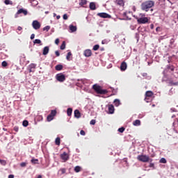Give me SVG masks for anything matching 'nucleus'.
<instances>
[{
  "instance_id": "f257e3e1",
  "label": "nucleus",
  "mask_w": 178,
  "mask_h": 178,
  "mask_svg": "<svg viewBox=\"0 0 178 178\" xmlns=\"http://www.w3.org/2000/svg\"><path fill=\"white\" fill-rule=\"evenodd\" d=\"M155 6V1H153L151 0L144 1L142 3V4H140V10L145 12H148L149 9L153 8V6Z\"/></svg>"
},
{
  "instance_id": "f03ea898",
  "label": "nucleus",
  "mask_w": 178,
  "mask_h": 178,
  "mask_svg": "<svg viewBox=\"0 0 178 178\" xmlns=\"http://www.w3.org/2000/svg\"><path fill=\"white\" fill-rule=\"evenodd\" d=\"M92 90H95V92H97V94L100 95H104L108 94V90L102 89V86L97 83L92 86Z\"/></svg>"
},
{
  "instance_id": "7ed1b4c3",
  "label": "nucleus",
  "mask_w": 178,
  "mask_h": 178,
  "mask_svg": "<svg viewBox=\"0 0 178 178\" xmlns=\"http://www.w3.org/2000/svg\"><path fill=\"white\" fill-rule=\"evenodd\" d=\"M145 16L146 15H145L144 13H140L139 15L140 17H136V19H137V23L139 24H145L148 23L149 19Z\"/></svg>"
},
{
  "instance_id": "20e7f679",
  "label": "nucleus",
  "mask_w": 178,
  "mask_h": 178,
  "mask_svg": "<svg viewBox=\"0 0 178 178\" xmlns=\"http://www.w3.org/2000/svg\"><path fill=\"white\" fill-rule=\"evenodd\" d=\"M137 160L140 162L147 163L149 161V157L147 155H138Z\"/></svg>"
},
{
  "instance_id": "39448f33",
  "label": "nucleus",
  "mask_w": 178,
  "mask_h": 178,
  "mask_svg": "<svg viewBox=\"0 0 178 178\" xmlns=\"http://www.w3.org/2000/svg\"><path fill=\"white\" fill-rule=\"evenodd\" d=\"M56 80H57V81L63 83L66 80L65 75H64L63 74H56Z\"/></svg>"
},
{
  "instance_id": "423d86ee",
  "label": "nucleus",
  "mask_w": 178,
  "mask_h": 178,
  "mask_svg": "<svg viewBox=\"0 0 178 178\" xmlns=\"http://www.w3.org/2000/svg\"><path fill=\"white\" fill-rule=\"evenodd\" d=\"M21 14L24 15V16H26L28 15V10H24V8L19 9L17 11V13H15V18H17L18 15Z\"/></svg>"
},
{
  "instance_id": "0eeeda50",
  "label": "nucleus",
  "mask_w": 178,
  "mask_h": 178,
  "mask_svg": "<svg viewBox=\"0 0 178 178\" xmlns=\"http://www.w3.org/2000/svg\"><path fill=\"white\" fill-rule=\"evenodd\" d=\"M60 158H61L63 162H67V161L69 160V155L65 152H64L61 155H60Z\"/></svg>"
},
{
  "instance_id": "6e6552de",
  "label": "nucleus",
  "mask_w": 178,
  "mask_h": 178,
  "mask_svg": "<svg viewBox=\"0 0 178 178\" xmlns=\"http://www.w3.org/2000/svg\"><path fill=\"white\" fill-rule=\"evenodd\" d=\"M33 28L34 29V30H38L40 28V24L39 22H38L37 20H34L33 22Z\"/></svg>"
},
{
  "instance_id": "1a4fd4ad",
  "label": "nucleus",
  "mask_w": 178,
  "mask_h": 178,
  "mask_svg": "<svg viewBox=\"0 0 178 178\" xmlns=\"http://www.w3.org/2000/svg\"><path fill=\"white\" fill-rule=\"evenodd\" d=\"M97 15H99V17H101V18H104V19H106V18H108V19L111 18V15H108V13H99V14H97Z\"/></svg>"
},
{
  "instance_id": "9d476101",
  "label": "nucleus",
  "mask_w": 178,
  "mask_h": 178,
  "mask_svg": "<svg viewBox=\"0 0 178 178\" xmlns=\"http://www.w3.org/2000/svg\"><path fill=\"white\" fill-rule=\"evenodd\" d=\"M127 69V63L125 61H123L120 65L121 72H124Z\"/></svg>"
},
{
  "instance_id": "9b49d317",
  "label": "nucleus",
  "mask_w": 178,
  "mask_h": 178,
  "mask_svg": "<svg viewBox=\"0 0 178 178\" xmlns=\"http://www.w3.org/2000/svg\"><path fill=\"white\" fill-rule=\"evenodd\" d=\"M83 56H85L86 58L92 56V51L90 49L85 50V51H83Z\"/></svg>"
},
{
  "instance_id": "f8f14e48",
  "label": "nucleus",
  "mask_w": 178,
  "mask_h": 178,
  "mask_svg": "<svg viewBox=\"0 0 178 178\" xmlns=\"http://www.w3.org/2000/svg\"><path fill=\"white\" fill-rule=\"evenodd\" d=\"M107 108H108V113L109 114L114 113V106L113 104L107 105Z\"/></svg>"
},
{
  "instance_id": "ddd939ff",
  "label": "nucleus",
  "mask_w": 178,
  "mask_h": 178,
  "mask_svg": "<svg viewBox=\"0 0 178 178\" xmlns=\"http://www.w3.org/2000/svg\"><path fill=\"white\" fill-rule=\"evenodd\" d=\"M49 53V47H44L42 50V55L47 56Z\"/></svg>"
},
{
  "instance_id": "4468645a",
  "label": "nucleus",
  "mask_w": 178,
  "mask_h": 178,
  "mask_svg": "<svg viewBox=\"0 0 178 178\" xmlns=\"http://www.w3.org/2000/svg\"><path fill=\"white\" fill-rule=\"evenodd\" d=\"M74 116L75 118H81V113L79 110L76 109L75 111H74Z\"/></svg>"
},
{
  "instance_id": "2eb2a0df",
  "label": "nucleus",
  "mask_w": 178,
  "mask_h": 178,
  "mask_svg": "<svg viewBox=\"0 0 178 178\" xmlns=\"http://www.w3.org/2000/svg\"><path fill=\"white\" fill-rule=\"evenodd\" d=\"M115 3L119 6H124V1L123 0H116Z\"/></svg>"
},
{
  "instance_id": "dca6fc26",
  "label": "nucleus",
  "mask_w": 178,
  "mask_h": 178,
  "mask_svg": "<svg viewBox=\"0 0 178 178\" xmlns=\"http://www.w3.org/2000/svg\"><path fill=\"white\" fill-rule=\"evenodd\" d=\"M141 124L140 120H136L133 122V125L135 127H139Z\"/></svg>"
},
{
  "instance_id": "f3484780",
  "label": "nucleus",
  "mask_w": 178,
  "mask_h": 178,
  "mask_svg": "<svg viewBox=\"0 0 178 178\" xmlns=\"http://www.w3.org/2000/svg\"><path fill=\"white\" fill-rule=\"evenodd\" d=\"M113 104H114V106H115L116 107L119 106L121 104L120 101L118 99H115L113 101Z\"/></svg>"
},
{
  "instance_id": "a211bd4d",
  "label": "nucleus",
  "mask_w": 178,
  "mask_h": 178,
  "mask_svg": "<svg viewBox=\"0 0 178 178\" xmlns=\"http://www.w3.org/2000/svg\"><path fill=\"white\" fill-rule=\"evenodd\" d=\"M168 84H170V86H177L178 82H173L172 80H170V82H168Z\"/></svg>"
},
{
  "instance_id": "6ab92c4d",
  "label": "nucleus",
  "mask_w": 178,
  "mask_h": 178,
  "mask_svg": "<svg viewBox=\"0 0 178 178\" xmlns=\"http://www.w3.org/2000/svg\"><path fill=\"white\" fill-rule=\"evenodd\" d=\"M95 3L94 2L90 3V10H95Z\"/></svg>"
},
{
  "instance_id": "aec40b11",
  "label": "nucleus",
  "mask_w": 178,
  "mask_h": 178,
  "mask_svg": "<svg viewBox=\"0 0 178 178\" xmlns=\"http://www.w3.org/2000/svg\"><path fill=\"white\" fill-rule=\"evenodd\" d=\"M154 93L152 91H147L146 92V97H153Z\"/></svg>"
},
{
  "instance_id": "412c9836",
  "label": "nucleus",
  "mask_w": 178,
  "mask_h": 178,
  "mask_svg": "<svg viewBox=\"0 0 178 178\" xmlns=\"http://www.w3.org/2000/svg\"><path fill=\"white\" fill-rule=\"evenodd\" d=\"M63 69V66L62 65H58L55 66V70H56V71H61Z\"/></svg>"
},
{
  "instance_id": "4be33fe9",
  "label": "nucleus",
  "mask_w": 178,
  "mask_h": 178,
  "mask_svg": "<svg viewBox=\"0 0 178 178\" xmlns=\"http://www.w3.org/2000/svg\"><path fill=\"white\" fill-rule=\"evenodd\" d=\"M70 30L72 32H75L76 31H77V27L73 26V25H70Z\"/></svg>"
},
{
  "instance_id": "5701e85b",
  "label": "nucleus",
  "mask_w": 178,
  "mask_h": 178,
  "mask_svg": "<svg viewBox=\"0 0 178 178\" xmlns=\"http://www.w3.org/2000/svg\"><path fill=\"white\" fill-rule=\"evenodd\" d=\"M55 145L58 146L60 145V138L57 137L56 139H55Z\"/></svg>"
},
{
  "instance_id": "b1692460",
  "label": "nucleus",
  "mask_w": 178,
  "mask_h": 178,
  "mask_svg": "<svg viewBox=\"0 0 178 178\" xmlns=\"http://www.w3.org/2000/svg\"><path fill=\"white\" fill-rule=\"evenodd\" d=\"M72 111H73V109H72L71 108H69L68 109H67V115L70 117L72 115Z\"/></svg>"
},
{
  "instance_id": "393cba45",
  "label": "nucleus",
  "mask_w": 178,
  "mask_h": 178,
  "mask_svg": "<svg viewBox=\"0 0 178 178\" xmlns=\"http://www.w3.org/2000/svg\"><path fill=\"white\" fill-rule=\"evenodd\" d=\"M33 43L34 44H38L42 45V40H40V39H35L34 40Z\"/></svg>"
},
{
  "instance_id": "a878e982",
  "label": "nucleus",
  "mask_w": 178,
  "mask_h": 178,
  "mask_svg": "<svg viewBox=\"0 0 178 178\" xmlns=\"http://www.w3.org/2000/svg\"><path fill=\"white\" fill-rule=\"evenodd\" d=\"M80 6H83L87 4V0H80Z\"/></svg>"
},
{
  "instance_id": "bb28decb",
  "label": "nucleus",
  "mask_w": 178,
  "mask_h": 178,
  "mask_svg": "<svg viewBox=\"0 0 178 178\" xmlns=\"http://www.w3.org/2000/svg\"><path fill=\"white\" fill-rule=\"evenodd\" d=\"M57 113L56 110H52L49 116H56Z\"/></svg>"
},
{
  "instance_id": "cd10ccee",
  "label": "nucleus",
  "mask_w": 178,
  "mask_h": 178,
  "mask_svg": "<svg viewBox=\"0 0 178 178\" xmlns=\"http://www.w3.org/2000/svg\"><path fill=\"white\" fill-rule=\"evenodd\" d=\"M54 115H47V122H51L54 120Z\"/></svg>"
},
{
  "instance_id": "c85d7f7f",
  "label": "nucleus",
  "mask_w": 178,
  "mask_h": 178,
  "mask_svg": "<svg viewBox=\"0 0 178 178\" xmlns=\"http://www.w3.org/2000/svg\"><path fill=\"white\" fill-rule=\"evenodd\" d=\"M29 125V122L26 120H24V122H22V126L24 127H27Z\"/></svg>"
},
{
  "instance_id": "c756f323",
  "label": "nucleus",
  "mask_w": 178,
  "mask_h": 178,
  "mask_svg": "<svg viewBox=\"0 0 178 178\" xmlns=\"http://www.w3.org/2000/svg\"><path fill=\"white\" fill-rule=\"evenodd\" d=\"M74 170L78 173L79 172H81V167L80 166H76L75 168L74 169Z\"/></svg>"
},
{
  "instance_id": "7c9ffc66",
  "label": "nucleus",
  "mask_w": 178,
  "mask_h": 178,
  "mask_svg": "<svg viewBox=\"0 0 178 178\" xmlns=\"http://www.w3.org/2000/svg\"><path fill=\"white\" fill-rule=\"evenodd\" d=\"M65 46H66L65 42H63L61 46L60 47V49H61V50L65 49Z\"/></svg>"
},
{
  "instance_id": "2f4dec72",
  "label": "nucleus",
  "mask_w": 178,
  "mask_h": 178,
  "mask_svg": "<svg viewBox=\"0 0 178 178\" xmlns=\"http://www.w3.org/2000/svg\"><path fill=\"white\" fill-rule=\"evenodd\" d=\"M99 49V44H95V46H93V51H97L98 49Z\"/></svg>"
},
{
  "instance_id": "473e14b6",
  "label": "nucleus",
  "mask_w": 178,
  "mask_h": 178,
  "mask_svg": "<svg viewBox=\"0 0 178 178\" xmlns=\"http://www.w3.org/2000/svg\"><path fill=\"white\" fill-rule=\"evenodd\" d=\"M0 163H1V165H2L3 166H5V165H6V161H5V160H1V159H0Z\"/></svg>"
},
{
  "instance_id": "72a5a7b5",
  "label": "nucleus",
  "mask_w": 178,
  "mask_h": 178,
  "mask_svg": "<svg viewBox=\"0 0 178 178\" xmlns=\"http://www.w3.org/2000/svg\"><path fill=\"white\" fill-rule=\"evenodd\" d=\"M124 130H125V128H124V127H121V128H119V129H118L119 133H124Z\"/></svg>"
},
{
  "instance_id": "f704fd0d",
  "label": "nucleus",
  "mask_w": 178,
  "mask_h": 178,
  "mask_svg": "<svg viewBox=\"0 0 178 178\" xmlns=\"http://www.w3.org/2000/svg\"><path fill=\"white\" fill-rule=\"evenodd\" d=\"M159 163H166V160L165 158L161 159V160H159Z\"/></svg>"
},
{
  "instance_id": "c9c22d12",
  "label": "nucleus",
  "mask_w": 178,
  "mask_h": 178,
  "mask_svg": "<svg viewBox=\"0 0 178 178\" xmlns=\"http://www.w3.org/2000/svg\"><path fill=\"white\" fill-rule=\"evenodd\" d=\"M50 30L49 26H46L44 28H43V31H48Z\"/></svg>"
},
{
  "instance_id": "e433bc0d",
  "label": "nucleus",
  "mask_w": 178,
  "mask_h": 178,
  "mask_svg": "<svg viewBox=\"0 0 178 178\" xmlns=\"http://www.w3.org/2000/svg\"><path fill=\"white\" fill-rule=\"evenodd\" d=\"M4 3L6 5H12V1L10 0H5Z\"/></svg>"
},
{
  "instance_id": "4c0bfd02",
  "label": "nucleus",
  "mask_w": 178,
  "mask_h": 178,
  "mask_svg": "<svg viewBox=\"0 0 178 178\" xmlns=\"http://www.w3.org/2000/svg\"><path fill=\"white\" fill-rule=\"evenodd\" d=\"M71 56H72V53L71 52H68V54H67V56H66V59L70 60Z\"/></svg>"
},
{
  "instance_id": "58836bf2",
  "label": "nucleus",
  "mask_w": 178,
  "mask_h": 178,
  "mask_svg": "<svg viewBox=\"0 0 178 178\" xmlns=\"http://www.w3.org/2000/svg\"><path fill=\"white\" fill-rule=\"evenodd\" d=\"M2 66H3V67H6L8 66L7 61H3Z\"/></svg>"
},
{
  "instance_id": "ea45409f",
  "label": "nucleus",
  "mask_w": 178,
  "mask_h": 178,
  "mask_svg": "<svg viewBox=\"0 0 178 178\" xmlns=\"http://www.w3.org/2000/svg\"><path fill=\"white\" fill-rule=\"evenodd\" d=\"M60 171H61L62 175H65L66 172L65 168H61Z\"/></svg>"
},
{
  "instance_id": "a19ab883",
  "label": "nucleus",
  "mask_w": 178,
  "mask_h": 178,
  "mask_svg": "<svg viewBox=\"0 0 178 178\" xmlns=\"http://www.w3.org/2000/svg\"><path fill=\"white\" fill-rule=\"evenodd\" d=\"M63 19H65V20L68 19V16L67 15V14L63 15Z\"/></svg>"
},
{
  "instance_id": "79ce46f5",
  "label": "nucleus",
  "mask_w": 178,
  "mask_h": 178,
  "mask_svg": "<svg viewBox=\"0 0 178 178\" xmlns=\"http://www.w3.org/2000/svg\"><path fill=\"white\" fill-rule=\"evenodd\" d=\"M29 68H30V69H35V65L33 64V63L29 65Z\"/></svg>"
},
{
  "instance_id": "37998d69",
  "label": "nucleus",
  "mask_w": 178,
  "mask_h": 178,
  "mask_svg": "<svg viewBox=\"0 0 178 178\" xmlns=\"http://www.w3.org/2000/svg\"><path fill=\"white\" fill-rule=\"evenodd\" d=\"M37 162H38V159H31V163H33L34 164H36Z\"/></svg>"
},
{
  "instance_id": "c03bdc74",
  "label": "nucleus",
  "mask_w": 178,
  "mask_h": 178,
  "mask_svg": "<svg viewBox=\"0 0 178 178\" xmlns=\"http://www.w3.org/2000/svg\"><path fill=\"white\" fill-rule=\"evenodd\" d=\"M20 166L22 167V168L26 167V163L22 162V163L20 164Z\"/></svg>"
},
{
  "instance_id": "a18cd8bd",
  "label": "nucleus",
  "mask_w": 178,
  "mask_h": 178,
  "mask_svg": "<svg viewBox=\"0 0 178 178\" xmlns=\"http://www.w3.org/2000/svg\"><path fill=\"white\" fill-rule=\"evenodd\" d=\"M90 124L95 125V120H90Z\"/></svg>"
},
{
  "instance_id": "49530a36",
  "label": "nucleus",
  "mask_w": 178,
  "mask_h": 178,
  "mask_svg": "<svg viewBox=\"0 0 178 178\" xmlns=\"http://www.w3.org/2000/svg\"><path fill=\"white\" fill-rule=\"evenodd\" d=\"M80 134H81V136H85V135H86L85 131H84V130H81Z\"/></svg>"
},
{
  "instance_id": "de8ad7c7",
  "label": "nucleus",
  "mask_w": 178,
  "mask_h": 178,
  "mask_svg": "<svg viewBox=\"0 0 178 178\" xmlns=\"http://www.w3.org/2000/svg\"><path fill=\"white\" fill-rule=\"evenodd\" d=\"M55 55H56L57 57L60 56V53H59L58 51H55Z\"/></svg>"
},
{
  "instance_id": "09e8293b",
  "label": "nucleus",
  "mask_w": 178,
  "mask_h": 178,
  "mask_svg": "<svg viewBox=\"0 0 178 178\" xmlns=\"http://www.w3.org/2000/svg\"><path fill=\"white\" fill-rule=\"evenodd\" d=\"M14 131H15V132H18V131H19V127H14Z\"/></svg>"
},
{
  "instance_id": "8fccbe9b",
  "label": "nucleus",
  "mask_w": 178,
  "mask_h": 178,
  "mask_svg": "<svg viewBox=\"0 0 178 178\" xmlns=\"http://www.w3.org/2000/svg\"><path fill=\"white\" fill-rule=\"evenodd\" d=\"M33 39H35V34L34 33L31 35V40H33Z\"/></svg>"
},
{
  "instance_id": "3c124183",
  "label": "nucleus",
  "mask_w": 178,
  "mask_h": 178,
  "mask_svg": "<svg viewBox=\"0 0 178 178\" xmlns=\"http://www.w3.org/2000/svg\"><path fill=\"white\" fill-rule=\"evenodd\" d=\"M55 44H59V39L56 38V40H55Z\"/></svg>"
},
{
  "instance_id": "603ef678",
  "label": "nucleus",
  "mask_w": 178,
  "mask_h": 178,
  "mask_svg": "<svg viewBox=\"0 0 178 178\" xmlns=\"http://www.w3.org/2000/svg\"><path fill=\"white\" fill-rule=\"evenodd\" d=\"M22 30H23V28L21 26H17V31H21Z\"/></svg>"
},
{
  "instance_id": "864d4df0",
  "label": "nucleus",
  "mask_w": 178,
  "mask_h": 178,
  "mask_svg": "<svg viewBox=\"0 0 178 178\" xmlns=\"http://www.w3.org/2000/svg\"><path fill=\"white\" fill-rule=\"evenodd\" d=\"M154 166V163H149V168H153Z\"/></svg>"
},
{
  "instance_id": "5fc2aeb1",
  "label": "nucleus",
  "mask_w": 178,
  "mask_h": 178,
  "mask_svg": "<svg viewBox=\"0 0 178 178\" xmlns=\"http://www.w3.org/2000/svg\"><path fill=\"white\" fill-rule=\"evenodd\" d=\"M8 178H14V175H9V177Z\"/></svg>"
},
{
  "instance_id": "6e6d98bb",
  "label": "nucleus",
  "mask_w": 178,
  "mask_h": 178,
  "mask_svg": "<svg viewBox=\"0 0 178 178\" xmlns=\"http://www.w3.org/2000/svg\"><path fill=\"white\" fill-rule=\"evenodd\" d=\"M150 29H154V24H150Z\"/></svg>"
},
{
  "instance_id": "4d7b16f0",
  "label": "nucleus",
  "mask_w": 178,
  "mask_h": 178,
  "mask_svg": "<svg viewBox=\"0 0 178 178\" xmlns=\"http://www.w3.org/2000/svg\"><path fill=\"white\" fill-rule=\"evenodd\" d=\"M56 19H60V15H57Z\"/></svg>"
},
{
  "instance_id": "13d9d810",
  "label": "nucleus",
  "mask_w": 178,
  "mask_h": 178,
  "mask_svg": "<svg viewBox=\"0 0 178 178\" xmlns=\"http://www.w3.org/2000/svg\"><path fill=\"white\" fill-rule=\"evenodd\" d=\"M170 70H171V72H173L175 70V68L171 67Z\"/></svg>"
},
{
  "instance_id": "bf43d9fd",
  "label": "nucleus",
  "mask_w": 178,
  "mask_h": 178,
  "mask_svg": "<svg viewBox=\"0 0 178 178\" xmlns=\"http://www.w3.org/2000/svg\"><path fill=\"white\" fill-rule=\"evenodd\" d=\"M171 111H172V112H175V108H171Z\"/></svg>"
},
{
  "instance_id": "052dcab7",
  "label": "nucleus",
  "mask_w": 178,
  "mask_h": 178,
  "mask_svg": "<svg viewBox=\"0 0 178 178\" xmlns=\"http://www.w3.org/2000/svg\"><path fill=\"white\" fill-rule=\"evenodd\" d=\"M38 178H42V175H38Z\"/></svg>"
},
{
  "instance_id": "680f3d73",
  "label": "nucleus",
  "mask_w": 178,
  "mask_h": 178,
  "mask_svg": "<svg viewBox=\"0 0 178 178\" xmlns=\"http://www.w3.org/2000/svg\"><path fill=\"white\" fill-rule=\"evenodd\" d=\"M159 29H160V27H157V28L156 29V31H158Z\"/></svg>"
},
{
  "instance_id": "e2e57ef3",
  "label": "nucleus",
  "mask_w": 178,
  "mask_h": 178,
  "mask_svg": "<svg viewBox=\"0 0 178 178\" xmlns=\"http://www.w3.org/2000/svg\"><path fill=\"white\" fill-rule=\"evenodd\" d=\"M175 118V115H173L172 116H171V118Z\"/></svg>"
},
{
  "instance_id": "0e129e2a",
  "label": "nucleus",
  "mask_w": 178,
  "mask_h": 178,
  "mask_svg": "<svg viewBox=\"0 0 178 178\" xmlns=\"http://www.w3.org/2000/svg\"><path fill=\"white\" fill-rule=\"evenodd\" d=\"M31 70H32V68H30V69H29V72H30V73L32 72Z\"/></svg>"
},
{
  "instance_id": "69168bd1",
  "label": "nucleus",
  "mask_w": 178,
  "mask_h": 178,
  "mask_svg": "<svg viewBox=\"0 0 178 178\" xmlns=\"http://www.w3.org/2000/svg\"><path fill=\"white\" fill-rule=\"evenodd\" d=\"M177 115H178V113H177ZM177 124H178V118H177Z\"/></svg>"
},
{
  "instance_id": "338daca9",
  "label": "nucleus",
  "mask_w": 178,
  "mask_h": 178,
  "mask_svg": "<svg viewBox=\"0 0 178 178\" xmlns=\"http://www.w3.org/2000/svg\"><path fill=\"white\" fill-rule=\"evenodd\" d=\"M177 19H178V13H177Z\"/></svg>"
},
{
  "instance_id": "774afa93",
  "label": "nucleus",
  "mask_w": 178,
  "mask_h": 178,
  "mask_svg": "<svg viewBox=\"0 0 178 178\" xmlns=\"http://www.w3.org/2000/svg\"><path fill=\"white\" fill-rule=\"evenodd\" d=\"M147 99V97L145 99V100H146Z\"/></svg>"
}]
</instances>
